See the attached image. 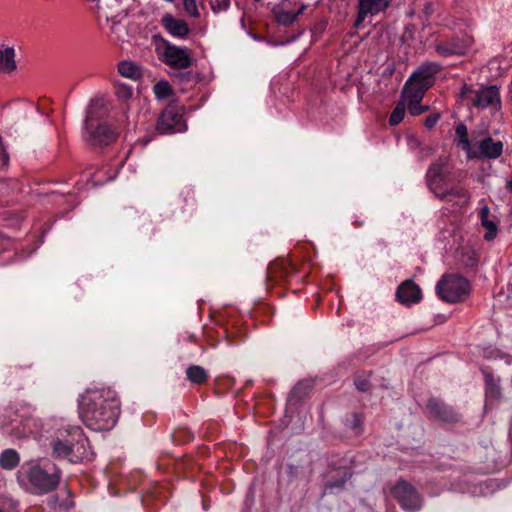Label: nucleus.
<instances>
[{
	"label": "nucleus",
	"instance_id": "nucleus-37",
	"mask_svg": "<svg viewBox=\"0 0 512 512\" xmlns=\"http://www.w3.org/2000/svg\"><path fill=\"white\" fill-rule=\"evenodd\" d=\"M313 387V382L311 380H304L299 382L294 388L295 393H301L302 390H308Z\"/></svg>",
	"mask_w": 512,
	"mask_h": 512
},
{
	"label": "nucleus",
	"instance_id": "nucleus-16",
	"mask_svg": "<svg viewBox=\"0 0 512 512\" xmlns=\"http://www.w3.org/2000/svg\"><path fill=\"white\" fill-rule=\"evenodd\" d=\"M396 298L405 305L418 303L422 298L421 289L414 281L405 280L397 288Z\"/></svg>",
	"mask_w": 512,
	"mask_h": 512
},
{
	"label": "nucleus",
	"instance_id": "nucleus-11",
	"mask_svg": "<svg viewBox=\"0 0 512 512\" xmlns=\"http://www.w3.org/2000/svg\"><path fill=\"white\" fill-rule=\"evenodd\" d=\"M426 415L429 419L446 424H455L461 421V414L442 399L430 397L426 404Z\"/></svg>",
	"mask_w": 512,
	"mask_h": 512
},
{
	"label": "nucleus",
	"instance_id": "nucleus-39",
	"mask_svg": "<svg viewBox=\"0 0 512 512\" xmlns=\"http://www.w3.org/2000/svg\"><path fill=\"white\" fill-rule=\"evenodd\" d=\"M9 246V240L0 234V252L7 249Z\"/></svg>",
	"mask_w": 512,
	"mask_h": 512
},
{
	"label": "nucleus",
	"instance_id": "nucleus-42",
	"mask_svg": "<svg viewBox=\"0 0 512 512\" xmlns=\"http://www.w3.org/2000/svg\"><path fill=\"white\" fill-rule=\"evenodd\" d=\"M433 153V148L431 146H426L422 149L423 156H429Z\"/></svg>",
	"mask_w": 512,
	"mask_h": 512
},
{
	"label": "nucleus",
	"instance_id": "nucleus-10",
	"mask_svg": "<svg viewBox=\"0 0 512 512\" xmlns=\"http://www.w3.org/2000/svg\"><path fill=\"white\" fill-rule=\"evenodd\" d=\"M450 175L448 157L439 156L427 169L425 181L428 189L434 194L440 193Z\"/></svg>",
	"mask_w": 512,
	"mask_h": 512
},
{
	"label": "nucleus",
	"instance_id": "nucleus-18",
	"mask_svg": "<svg viewBox=\"0 0 512 512\" xmlns=\"http://www.w3.org/2000/svg\"><path fill=\"white\" fill-rule=\"evenodd\" d=\"M164 28L173 36L185 38L189 33L188 24L183 19H178L171 14H166L162 18Z\"/></svg>",
	"mask_w": 512,
	"mask_h": 512
},
{
	"label": "nucleus",
	"instance_id": "nucleus-20",
	"mask_svg": "<svg viewBox=\"0 0 512 512\" xmlns=\"http://www.w3.org/2000/svg\"><path fill=\"white\" fill-rule=\"evenodd\" d=\"M306 9V5L302 4L296 12H289L278 7L273 9L275 20L278 24L283 26L292 25L299 15H301Z\"/></svg>",
	"mask_w": 512,
	"mask_h": 512
},
{
	"label": "nucleus",
	"instance_id": "nucleus-28",
	"mask_svg": "<svg viewBox=\"0 0 512 512\" xmlns=\"http://www.w3.org/2000/svg\"><path fill=\"white\" fill-rule=\"evenodd\" d=\"M456 135L459 138V142L462 145V148L467 152V156L471 152L473 145H471L469 139H468V131L467 127L464 124H459L456 127Z\"/></svg>",
	"mask_w": 512,
	"mask_h": 512
},
{
	"label": "nucleus",
	"instance_id": "nucleus-45",
	"mask_svg": "<svg viewBox=\"0 0 512 512\" xmlns=\"http://www.w3.org/2000/svg\"><path fill=\"white\" fill-rule=\"evenodd\" d=\"M508 188L512 191V180L508 182Z\"/></svg>",
	"mask_w": 512,
	"mask_h": 512
},
{
	"label": "nucleus",
	"instance_id": "nucleus-3",
	"mask_svg": "<svg viewBox=\"0 0 512 512\" xmlns=\"http://www.w3.org/2000/svg\"><path fill=\"white\" fill-rule=\"evenodd\" d=\"M440 69V64L436 62L421 65L406 81L401 98L405 101L421 102L426 91L433 85V77Z\"/></svg>",
	"mask_w": 512,
	"mask_h": 512
},
{
	"label": "nucleus",
	"instance_id": "nucleus-24",
	"mask_svg": "<svg viewBox=\"0 0 512 512\" xmlns=\"http://www.w3.org/2000/svg\"><path fill=\"white\" fill-rule=\"evenodd\" d=\"M118 72L121 76L132 80H138L142 77V68L133 61H121L118 64Z\"/></svg>",
	"mask_w": 512,
	"mask_h": 512
},
{
	"label": "nucleus",
	"instance_id": "nucleus-34",
	"mask_svg": "<svg viewBox=\"0 0 512 512\" xmlns=\"http://www.w3.org/2000/svg\"><path fill=\"white\" fill-rule=\"evenodd\" d=\"M116 94L120 99L127 100L132 97L133 91L129 86L121 85L117 88Z\"/></svg>",
	"mask_w": 512,
	"mask_h": 512
},
{
	"label": "nucleus",
	"instance_id": "nucleus-27",
	"mask_svg": "<svg viewBox=\"0 0 512 512\" xmlns=\"http://www.w3.org/2000/svg\"><path fill=\"white\" fill-rule=\"evenodd\" d=\"M406 111V102L401 98V100L397 103L396 107L393 109L390 117L389 124L391 126L398 125L404 118Z\"/></svg>",
	"mask_w": 512,
	"mask_h": 512
},
{
	"label": "nucleus",
	"instance_id": "nucleus-44",
	"mask_svg": "<svg viewBox=\"0 0 512 512\" xmlns=\"http://www.w3.org/2000/svg\"><path fill=\"white\" fill-rule=\"evenodd\" d=\"M20 370H21L20 368L15 367V368L11 371V373H12L14 376H19V374H20Z\"/></svg>",
	"mask_w": 512,
	"mask_h": 512
},
{
	"label": "nucleus",
	"instance_id": "nucleus-26",
	"mask_svg": "<svg viewBox=\"0 0 512 512\" xmlns=\"http://www.w3.org/2000/svg\"><path fill=\"white\" fill-rule=\"evenodd\" d=\"M489 208L487 206H484L481 208L480 211V218L482 226L487 230L486 234L484 235L485 240L491 241L493 240L497 235V224L493 220L489 219Z\"/></svg>",
	"mask_w": 512,
	"mask_h": 512
},
{
	"label": "nucleus",
	"instance_id": "nucleus-15",
	"mask_svg": "<svg viewBox=\"0 0 512 512\" xmlns=\"http://www.w3.org/2000/svg\"><path fill=\"white\" fill-rule=\"evenodd\" d=\"M297 272L294 263L289 260L281 259L271 263L267 269V279L270 282L278 283L282 280L286 281Z\"/></svg>",
	"mask_w": 512,
	"mask_h": 512
},
{
	"label": "nucleus",
	"instance_id": "nucleus-31",
	"mask_svg": "<svg viewBox=\"0 0 512 512\" xmlns=\"http://www.w3.org/2000/svg\"><path fill=\"white\" fill-rule=\"evenodd\" d=\"M405 102L408 107V111L412 116H418L429 109L428 106L420 105V102H413L411 100H407Z\"/></svg>",
	"mask_w": 512,
	"mask_h": 512
},
{
	"label": "nucleus",
	"instance_id": "nucleus-5",
	"mask_svg": "<svg viewBox=\"0 0 512 512\" xmlns=\"http://www.w3.org/2000/svg\"><path fill=\"white\" fill-rule=\"evenodd\" d=\"M82 437V429L78 426L60 428L52 436L49 446L52 449V456L55 458H69L73 453L75 441Z\"/></svg>",
	"mask_w": 512,
	"mask_h": 512
},
{
	"label": "nucleus",
	"instance_id": "nucleus-4",
	"mask_svg": "<svg viewBox=\"0 0 512 512\" xmlns=\"http://www.w3.org/2000/svg\"><path fill=\"white\" fill-rule=\"evenodd\" d=\"M97 8L99 17H104L106 22L110 24V32L116 40L127 41L123 34L124 26L121 24L127 16L122 0H100V2H97Z\"/></svg>",
	"mask_w": 512,
	"mask_h": 512
},
{
	"label": "nucleus",
	"instance_id": "nucleus-14",
	"mask_svg": "<svg viewBox=\"0 0 512 512\" xmlns=\"http://www.w3.org/2000/svg\"><path fill=\"white\" fill-rule=\"evenodd\" d=\"M474 93L475 95L471 100L474 107L478 109L487 107L499 109L501 107L499 89L496 86L491 85Z\"/></svg>",
	"mask_w": 512,
	"mask_h": 512
},
{
	"label": "nucleus",
	"instance_id": "nucleus-8",
	"mask_svg": "<svg viewBox=\"0 0 512 512\" xmlns=\"http://www.w3.org/2000/svg\"><path fill=\"white\" fill-rule=\"evenodd\" d=\"M391 494L401 508L407 512H417L422 508L423 498L421 494L406 480H398L391 488Z\"/></svg>",
	"mask_w": 512,
	"mask_h": 512
},
{
	"label": "nucleus",
	"instance_id": "nucleus-46",
	"mask_svg": "<svg viewBox=\"0 0 512 512\" xmlns=\"http://www.w3.org/2000/svg\"><path fill=\"white\" fill-rule=\"evenodd\" d=\"M0 512H3L2 510H0Z\"/></svg>",
	"mask_w": 512,
	"mask_h": 512
},
{
	"label": "nucleus",
	"instance_id": "nucleus-29",
	"mask_svg": "<svg viewBox=\"0 0 512 512\" xmlns=\"http://www.w3.org/2000/svg\"><path fill=\"white\" fill-rule=\"evenodd\" d=\"M153 92L157 99L162 100L168 98L172 94V88L167 81L162 80L153 86Z\"/></svg>",
	"mask_w": 512,
	"mask_h": 512
},
{
	"label": "nucleus",
	"instance_id": "nucleus-33",
	"mask_svg": "<svg viewBox=\"0 0 512 512\" xmlns=\"http://www.w3.org/2000/svg\"><path fill=\"white\" fill-rule=\"evenodd\" d=\"M210 5L213 12L218 13L229 8L230 0H210Z\"/></svg>",
	"mask_w": 512,
	"mask_h": 512
},
{
	"label": "nucleus",
	"instance_id": "nucleus-6",
	"mask_svg": "<svg viewBox=\"0 0 512 512\" xmlns=\"http://www.w3.org/2000/svg\"><path fill=\"white\" fill-rule=\"evenodd\" d=\"M469 282L459 275H444L436 286L438 296L450 303L463 299L469 293Z\"/></svg>",
	"mask_w": 512,
	"mask_h": 512
},
{
	"label": "nucleus",
	"instance_id": "nucleus-43",
	"mask_svg": "<svg viewBox=\"0 0 512 512\" xmlns=\"http://www.w3.org/2000/svg\"><path fill=\"white\" fill-rule=\"evenodd\" d=\"M31 433H32V429L29 428L27 430L24 429V431L22 433H15V435L17 437H26V436L30 435Z\"/></svg>",
	"mask_w": 512,
	"mask_h": 512
},
{
	"label": "nucleus",
	"instance_id": "nucleus-17",
	"mask_svg": "<svg viewBox=\"0 0 512 512\" xmlns=\"http://www.w3.org/2000/svg\"><path fill=\"white\" fill-rule=\"evenodd\" d=\"M390 2L391 0H359V11L354 21V26H359L364 21L366 15H375L385 10Z\"/></svg>",
	"mask_w": 512,
	"mask_h": 512
},
{
	"label": "nucleus",
	"instance_id": "nucleus-30",
	"mask_svg": "<svg viewBox=\"0 0 512 512\" xmlns=\"http://www.w3.org/2000/svg\"><path fill=\"white\" fill-rule=\"evenodd\" d=\"M435 49L438 54H440L441 56H444V57L460 53V49L457 45H455L453 43H447V42L437 44L435 46Z\"/></svg>",
	"mask_w": 512,
	"mask_h": 512
},
{
	"label": "nucleus",
	"instance_id": "nucleus-9",
	"mask_svg": "<svg viewBox=\"0 0 512 512\" xmlns=\"http://www.w3.org/2000/svg\"><path fill=\"white\" fill-rule=\"evenodd\" d=\"M93 112L90 109L86 118V130L88 133V142L93 146H106L116 141L118 137L117 130L110 124L100 123L94 127L92 123Z\"/></svg>",
	"mask_w": 512,
	"mask_h": 512
},
{
	"label": "nucleus",
	"instance_id": "nucleus-22",
	"mask_svg": "<svg viewBox=\"0 0 512 512\" xmlns=\"http://www.w3.org/2000/svg\"><path fill=\"white\" fill-rule=\"evenodd\" d=\"M185 375L186 379L194 385H203L209 378L207 370L200 365H189Z\"/></svg>",
	"mask_w": 512,
	"mask_h": 512
},
{
	"label": "nucleus",
	"instance_id": "nucleus-40",
	"mask_svg": "<svg viewBox=\"0 0 512 512\" xmlns=\"http://www.w3.org/2000/svg\"><path fill=\"white\" fill-rule=\"evenodd\" d=\"M471 92H473V91H472V89L468 85L464 84L462 86V89H461V96L462 97H466Z\"/></svg>",
	"mask_w": 512,
	"mask_h": 512
},
{
	"label": "nucleus",
	"instance_id": "nucleus-13",
	"mask_svg": "<svg viewBox=\"0 0 512 512\" xmlns=\"http://www.w3.org/2000/svg\"><path fill=\"white\" fill-rule=\"evenodd\" d=\"M503 142L494 140L491 136L485 137L473 145L468 155L469 159H497L503 152Z\"/></svg>",
	"mask_w": 512,
	"mask_h": 512
},
{
	"label": "nucleus",
	"instance_id": "nucleus-25",
	"mask_svg": "<svg viewBox=\"0 0 512 512\" xmlns=\"http://www.w3.org/2000/svg\"><path fill=\"white\" fill-rule=\"evenodd\" d=\"M20 463V455L15 449H5L0 454V467L13 470Z\"/></svg>",
	"mask_w": 512,
	"mask_h": 512
},
{
	"label": "nucleus",
	"instance_id": "nucleus-19",
	"mask_svg": "<svg viewBox=\"0 0 512 512\" xmlns=\"http://www.w3.org/2000/svg\"><path fill=\"white\" fill-rule=\"evenodd\" d=\"M435 196L441 201L452 202L453 204L457 205H463L469 200L467 190L460 186L452 187L450 189L444 188Z\"/></svg>",
	"mask_w": 512,
	"mask_h": 512
},
{
	"label": "nucleus",
	"instance_id": "nucleus-21",
	"mask_svg": "<svg viewBox=\"0 0 512 512\" xmlns=\"http://www.w3.org/2000/svg\"><path fill=\"white\" fill-rule=\"evenodd\" d=\"M484 378H485V385H486V387H485L486 400L488 402L500 401V399L502 397V393H501V387L499 385V381L494 379V377L489 373H485Z\"/></svg>",
	"mask_w": 512,
	"mask_h": 512
},
{
	"label": "nucleus",
	"instance_id": "nucleus-35",
	"mask_svg": "<svg viewBox=\"0 0 512 512\" xmlns=\"http://www.w3.org/2000/svg\"><path fill=\"white\" fill-rule=\"evenodd\" d=\"M439 118H440V115L438 113L428 115L424 121L425 127L428 129L433 128L437 124Z\"/></svg>",
	"mask_w": 512,
	"mask_h": 512
},
{
	"label": "nucleus",
	"instance_id": "nucleus-23",
	"mask_svg": "<svg viewBox=\"0 0 512 512\" xmlns=\"http://www.w3.org/2000/svg\"><path fill=\"white\" fill-rule=\"evenodd\" d=\"M15 51L12 47L0 49V72L11 73L16 70Z\"/></svg>",
	"mask_w": 512,
	"mask_h": 512
},
{
	"label": "nucleus",
	"instance_id": "nucleus-7",
	"mask_svg": "<svg viewBox=\"0 0 512 512\" xmlns=\"http://www.w3.org/2000/svg\"><path fill=\"white\" fill-rule=\"evenodd\" d=\"M183 107L177 103L168 104L161 112L156 123V130L160 134H174L186 130L183 118Z\"/></svg>",
	"mask_w": 512,
	"mask_h": 512
},
{
	"label": "nucleus",
	"instance_id": "nucleus-32",
	"mask_svg": "<svg viewBox=\"0 0 512 512\" xmlns=\"http://www.w3.org/2000/svg\"><path fill=\"white\" fill-rule=\"evenodd\" d=\"M185 11L192 17H199L200 13L197 7V0H183Z\"/></svg>",
	"mask_w": 512,
	"mask_h": 512
},
{
	"label": "nucleus",
	"instance_id": "nucleus-2",
	"mask_svg": "<svg viewBox=\"0 0 512 512\" xmlns=\"http://www.w3.org/2000/svg\"><path fill=\"white\" fill-rule=\"evenodd\" d=\"M60 473H48L37 461L24 463L17 472L19 484L33 494H46L55 490L60 482Z\"/></svg>",
	"mask_w": 512,
	"mask_h": 512
},
{
	"label": "nucleus",
	"instance_id": "nucleus-12",
	"mask_svg": "<svg viewBox=\"0 0 512 512\" xmlns=\"http://www.w3.org/2000/svg\"><path fill=\"white\" fill-rule=\"evenodd\" d=\"M159 59L166 65L176 69H187L193 64L190 50L165 42Z\"/></svg>",
	"mask_w": 512,
	"mask_h": 512
},
{
	"label": "nucleus",
	"instance_id": "nucleus-38",
	"mask_svg": "<svg viewBox=\"0 0 512 512\" xmlns=\"http://www.w3.org/2000/svg\"><path fill=\"white\" fill-rule=\"evenodd\" d=\"M361 423V418L359 416L354 415V436L359 435L362 432Z\"/></svg>",
	"mask_w": 512,
	"mask_h": 512
},
{
	"label": "nucleus",
	"instance_id": "nucleus-36",
	"mask_svg": "<svg viewBox=\"0 0 512 512\" xmlns=\"http://www.w3.org/2000/svg\"><path fill=\"white\" fill-rule=\"evenodd\" d=\"M354 384L359 391H363V392H367L371 388V383L369 382L368 379H360L359 378L356 381H354Z\"/></svg>",
	"mask_w": 512,
	"mask_h": 512
},
{
	"label": "nucleus",
	"instance_id": "nucleus-41",
	"mask_svg": "<svg viewBox=\"0 0 512 512\" xmlns=\"http://www.w3.org/2000/svg\"><path fill=\"white\" fill-rule=\"evenodd\" d=\"M151 141V137H145L143 139H138L136 144L141 145L142 147L146 146Z\"/></svg>",
	"mask_w": 512,
	"mask_h": 512
},
{
	"label": "nucleus",
	"instance_id": "nucleus-1",
	"mask_svg": "<svg viewBox=\"0 0 512 512\" xmlns=\"http://www.w3.org/2000/svg\"><path fill=\"white\" fill-rule=\"evenodd\" d=\"M120 400L109 387L87 389L79 398V415L93 431L111 430L120 415Z\"/></svg>",
	"mask_w": 512,
	"mask_h": 512
}]
</instances>
